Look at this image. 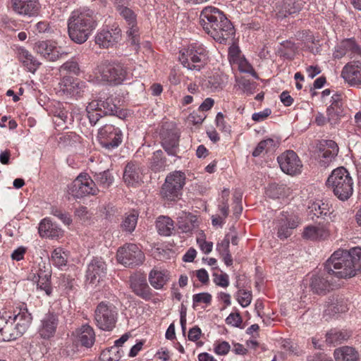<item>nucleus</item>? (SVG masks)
Returning <instances> with one entry per match:
<instances>
[{
  "label": "nucleus",
  "instance_id": "25",
  "mask_svg": "<svg viewBox=\"0 0 361 361\" xmlns=\"http://www.w3.org/2000/svg\"><path fill=\"white\" fill-rule=\"evenodd\" d=\"M123 178L128 186H137L142 183V171L140 164L130 161L125 166Z\"/></svg>",
  "mask_w": 361,
  "mask_h": 361
},
{
  "label": "nucleus",
  "instance_id": "15",
  "mask_svg": "<svg viewBox=\"0 0 361 361\" xmlns=\"http://www.w3.org/2000/svg\"><path fill=\"white\" fill-rule=\"evenodd\" d=\"M121 37V30L118 25H112L102 29L95 37V43L100 48L108 49L116 44Z\"/></svg>",
  "mask_w": 361,
  "mask_h": 361
},
{
  "label": "nucleus",
  "instance_id": "9",
  "mask_svg": "<svg viewBox=\"0 0 361 361\" xmlns=\"http://www.w3.org/2000/svg\"><path fill=\"white\" fill-rule=\"evenodd\" d=\"M116 257L118 262L125 267H135L142 264L145 255L137 245L130 243L118 250Z\"/></svg>",
  "mask_w": 361,
  "mask_h": 361
},
{
  "label": "nucleus",
  "instance_id": "33",
  "mask_svg": "<svg viewBox=\"0 0 361 361\" xmlns=\"http://www.w3.org/2000/svg\"><path fill=\"white\" fill-rule=\"evenodd\" d=\"M22 334L19 331L16 324L12 322L11 317H8V319H5L4 326L1 329V337L0 341H10L16 340L20 337Z\"/></svg>",
  "mask_w": 361,
  "mask_h": 361
},
{
  "label": "nucleus",
  "instance_id": "58",
  "mask_svg": "<svg viewBox=\"0 0 361 361\" xmlns=\"http://www.w3.org/2000/svg\"><path fill=\"white\" fill-rule=\"evenodd\" d=\"M226 322L228 325H231L235 327H240L243 322L242 317L238 312L231 313L226 319Z\"/></svg>",
  "mask_w": 361,
  "mask_h": 361
},
{
  "label": "nucleus",
  "instance_id": "61",
  "mask_svg": "<svg viewBox=\"0 0 361 361\" xmlns=\"http://www.w3.org/2000/svg\"><path fill=\"white\" fill-rule=\"evenodd\" d=\"M300 7L295 5V3H284L283 6L282 15L287 17L288 15L294 14L298 12Z\"/></svg>",
  "mask_w": 361,
  "mask_h": 361
},
{
  "label": "nucleus",
  "instance_id": "36",
  "mask_svg": "<svg viewBox=\"0 0 361 361\" xmlns=\"http://www.w3.org/2000/svg\"><path fill=\"white\" fill-rule=\"evenodd\" d=\"M348 308L343 301L338 299H329L325 305L324 317L331 318L338 313L345 312Z\"/></svg>",
  "mask_w": 361,
  "mask_h": 361
},
{
  "label": "nucleus",
  "instance_id": "7",
  "mask_svg": "<svg viewBox=\"0 0 361 361\" xmlns=\"http://www.w3.org/2000/svg\"><path fill=\"white\" fill-rule=\"evenodd\" d=\"M117 316L116 307L109 302L102 301L94 310L95 324L103 331H111L115 327Z\"/></svg>",
  "mask_w": 361,
  "mask_h": 361
},
{
  "label": "nucleus",
  "instance_id": "55",
  "mask_svg": "<svg viewBox=\"0 0 361 361\" xmlns=\"http://www.w3.org/2000/svg\"><path fill=\"white\" fill-rule=\"evenodd\" d=\"M51 214L61 220L65 225H70L72 222V219L68 213L62 211L56 207H52Z\"/></svg>",
  "mask_w": 361,
  "mask_h": 361
},
{
  "label": "nucleus",
  "instance_id": "26",
  "mask_svg": "<svg viewBox=\"0 0 361 361\" xmlns=\"http://www.w3.org/2000/svg\"><path fill=\"white\" fill-rule=\"evenodd\" d=\"M129 281L131 289L137 295L146 300L151 299L152 293L145 276L142 274H134L130 277Z\"/></svg>",
  "mask_w": 361,
  "mask_h": 361
},
{
  "label": "nucleus",
  "instance_id": "22",
  "mask_svg": "<svg viewBox=\"0 0 361 361\" xmlns=\"http://www.w3.org/2000/svg\"><path fill=\"white\" fill-rule=\"evenodd\" d=\"M341 77L350 86L361 85V62L353 61L344 66Z\"/></svg>",
  "mask_w": 361,
  "mask_h": 361
},
{
  "label": "nucleus",
  "instance_id": "41",
  "mask_svg": "<svg viewBox=\"0 0 361 361\" xmlns=\"http://www.w3.org/2000/svg\"><path fill=\"white\" fill-rule=\"evenodd\" d=\"M93 178L94 181L103 188H108L113 183L114 180L109 170L94 173Z\"/></svg>",
  "mask_w": 361,
  "mask_h": 361
},
{
  "label": "nucleus",
  "instance_id": "13",
  "mask_svg": "<svg viewBox=\"0 0 361 361\" xmlns=\"http://www.w3.org/2000/svg\"><path fill=\"white\" fill-rule=\"evenodd\" d=\"M281 169L288 175H296L302 171V164L297 154L288 150L277 158Z\"/></svg>",
  "mask_w": 361,
  "mask_h": 361
},
{
  "label": "nucleus",
  "instance_id": "64",
  "mask_svg": "<svg viewBox=\"0 0 361 361\" xmlns=\"http://www.w3.org/2000/svg\"><path fill=\"white\" fill-rule=\"evenodd\" d=\"M230 348L231 346L228 342L221 341L215 346L214 351L218 355H224L229 352Z\"/></svg>",
  "mask_w": 361,
  "mask_h": 361
},
{
  "label": "nucleus",
  "instance_id": "46",
  "mask_svg": "<svg viewBox=\"0 0 361 361\" xmlns=\"http://www.w3.org/2000/svg\"><path fill=\"white\" fill-rule=\"evenodd\" d=\"M51 275L46 271H40L38 274V280L37 281V288L44 290L47 295L51 293V287L50 286Z\"/></svg>",
  "mask_w": 361,
  "mask_h": 361
},
{
  "label": "nucleus",
  "instance_id": "53",
  "mask_svg": "<svg viewBox=\"0 0 361 361\" xmlns=\"http://www.w3.org/2000/svg\"><path fill=\"white\" fill-rule=\"evenodd\" d=\"M240 88L247 94H252L255 92L257 85L255 82H251L245 78H242L238 80Z\"/></svg>",
  "mask_w": 361,
  "mask_h": 361
},
{
  "label": "nucleus",
  "instance_id": "3",
  "mask_svg": "<svg viewBox=\"0 0 361 361\" xmlns=\"http://www.w3.org/2000/svg\"><path fill=\"white\" fill-rule=\"evenodd\" d=\"M97 14L90 9L75 10L68 20V33L77 44L85 42L97 27Z\"/></svg>",
  "mask_w": 361,
  "mask_h": 361
},
{
  "label": "nucleus",
  "instance_id": "11",
  "mask_svg": "<svg viewBox=\"0 0 361 361\" xmlns=\"http://www.w3.org/2000/svg\"><path fill=\"white\" fill-rule=\"evenodd\" d=\"M98 139L100 145L106 149L118 147L122 142L121 130L111 124H106L99 130Z\"/></svg>",
  "mask_w": 361,
  "mask_h": 361
},
{
  "label": "nucleus",
  "instance_id": "37",
  "mask_svg": "<svg viewBox=\"0 0 361 361\" xmlns=\"http://www.w3.org/2000/svg\"><path fill=\"white\" fill-rule=\"evenodd\" d=\"M169 279V274L164 270L152 269L149 274V283L156 289L162 288Z\"/></svg>",
  "mask_w": 361,
  "mask_h": 361
},
{
  "label": "nucleus",
  "instance_id": "27",
  "mask_svg": "<svg viewBox=\"0 0 361 361\" xmlns=\"http://www.w3.org/2000/svg\"><path fill=\"white\" fill-rule=\"evenodd\" d=\"M329 235L330 232L326 225L320 223L306 226L302 232V237L310 240H325Z\"/></svg>",
  "mask_w": 361,
  "mask_h": 361
},
{
  "label": "nucleus",
  "instance_id": "52",
  "mask_svg": "<svg viewBox=\"0 0 361 361\" xmlns=\"http://www.w3.org/2000/svg\"><path fill=\"white\" fill-rule=\"evenodd\" d=\"M123 355V350H121L117 346H112L107 353H102L103 359H106L108 361H118Z\"/></svg>",
  "mask_w": 361,
  "mask_h": 361
},
{
  "label": "nucleus",
  "instance_id": "48",
  "mask_svg": "<svg viewBox=\"0 0 361 361\" xmlns=\"http://www.w3.org/2000/svg\"><path fill=\"white\" fill-rule=\"evenodd\" d=\"M165 181L171 183L172 186L183 189L185 183V176L181 171H174L166 176Z\"/></svg>",
  "mask_w": 361,
  "mask_h": 361
},
{
  "label": "nucleus",
  "instance_id": "8",
  "mask_svg": "<svg viewBox=\"0 0 361 361\" xmlns=\"http://www.w3.org/2000/svg\"><path fill=\"white\" fill-rule=\"evenodd\" d=\"M99 191L96 183L87 173H80L68 186V194L77 199L87 195H97Z\"/></svg>",
  "mask_w": 361,
  "mask_h": 361
},
{
  "label": "nucleus",
  "instance_id": "62",
  "mask_svg": "<svg viewBox=\"0 0 361 361\" xmlns=\"http://www.w3.org/2000/svg\"><path fill=\"white\" fill-rule=\"evenodd\" d=\"M87 113L89 121L92 125H95L100 118L104 116L99 110L89 109V105L87 106Z\"/></svg>",
  "mask_w": 361,
  "mask_h": 361
},
{
  "label": "nucleus",
  "instance_id": "17",
  "mask_svg": "<svg viewBox=\"0 0 361 361\" xmlns=\"http://www.w3.org/2000/svg\"><path fill=\"white\" fill-rule=\"evenodd\" d=\"M59 323V315L53 312L45 314L40 320L37 333L40 338L49 340L54 337Z\"/></svg>",
  "mask_w": 361,
  "mask_h": 361
},
{
  "label": "nucleus",
  "instance_id": "35",
  "mask_svg": "<svg viewBox=\"0 0 361 361\" xmlns=\"http://www.w3.org/2000/svg\"><path fill=\"white\" fill-rule=\"evenodd\" d=\"M334 356L336 361H359L358 353L350 346L336 348Z\"/></svg>",
  "mask_w": 361,
  "mask_h": 361
},
{
  "label": "nucleus",
  "instance_id": "49",
  "mask_svg": "<svg viewBox=\"0 0 361 361\" xmlns=\"http://www.w3.org/2000/svg\"><path fill=\"white\" fill-rule=\"evenodd\" d=\"M138 214L135 212L127 215L121 224L123 230L128 232H133L137 225Z\"/></svg>",
  "mask_w": 361,
  "mask_h": 361
},
{
  "label": "nucleus",
  "instance_id": "23",
  "mask_svg": "<svg viewBox=\"0 0 361 361\" xmlns=\"http://www.w3.org/2000/svg\"><path fill=\"white\" fill-rule=\"evenodd\" d=\"M338 146L331 140H323L319 144V153L318 154L319 163L323 166H328L338 155Z\"/></svg>",
  "mask_w": 361,
  "mask_h": 361
},
{
  "label": "nucleus",
  "instance_id": "38",
  "mask_svg": "<svg viewBox=\"0 0 361 361\" xmlns=\"http://www.w3.org/2000/svg\"><path fill=\"white\" fill-rule=\"evenodd\" d=\"M156 227L160 235L169 236L174 229L173 221L169 216H160L156 221Z\"/></svg>",
  "mask_w": 361,
  "mask_h": 361
},
{
  "label": "nucleus",
  "instance_id": "29",
  "mask_svg": "<svg viewBox=\"0 0 361 361\" xmlns=\"http://www.w3.org/2000/svg\"><path fill=\"white\" fill-rule=\"evenodd\" d=\"M38 232L42 238H59L63 234V231L54 224L50 219L45 218L41 221L38 228Z\"/></svg>",
  "mask_w": 361,
  "mask_h": 361
},
{
  "label": "nucleus",
  "instance_id": "30",
  "mask_svg": "<svg viewBox=\"0 0 361 361\" xmlns=\"http://www.w3.org/2000/svg\"><path fill=\"white\" fill-rule=\"evenodd\" d=\"M78 341L82 346L91 348L95 342V333L92 326L82 325L78 331Z\"/></svg>",
  "mask_w": 361,
  "mask_h": 361
},
{
  "label": "nucleus",
  "instance_id": "1",
  "mask_svg": "<svg viewBox=\"0 0 361 361\" xmlns=\"http://www.w3.org/2000/svg\"><path fill=\"white\" fill-rule=\"evenodd\" d=\"M200 23L204 30L219 43H225L235 34L231 21L222 11L214 6H206L202 9Z\"/></svg>",
  "mask_w": 361,
  "mask_h": 361
},
{
  "label": "nucleus",
  "instance_id": "6",
  "mask_svg": "<svg viewBox=\"0 0 361 361\" xmlns=\"http://www.w3.org/2000/svg\"><path fill=\"white\" fill-rule=\"evenodd\" d=\"M98 71L101 80L112 86L122 84L128 75L127 68L117 61H104L98 66Z\"/></svg>",
  "mask_w": 361,
  "mask_h": 361
},
{
  "label": "nucleus",
  "instance_id": "47",
  "mask_svg": "<svg viewBox=\"0 0 361 361\" xmlns=\"http://www.w3.org/2000/svg\"><path fill=\"white\" fill-rule=\"evenodd\" d=\"M276 142L273 139L269 138L259 142L257 146L252 152V156L255 157L260 156L264 152L273 149L275 147Z\"/></svg>",
  "mask_w": 361,
  "mask_h": 361
},
{
  "label": "nucleus",
  "instance_id": "44",
  "mask_svg": "<svg viewBox=\"0 0 361 361\" xmlns=\"http://www.w3.org/2000/svg\"><path fill=\"white\" fill-rule=\"evenodd\" d=\"M309 215L312 216V218L314 216L322 217L330 214L328 204L324 202H314L309 207Z\"/></svg>",
  "mask_w": 361,
  "mask_h": 361
},
{
  "label": "nucleus",
  "instance_id": "63",
  "mask_svg": "<svg viewBox=\"0 0 361 361\" xmlns=\"http://www.w3.org/2000/svg\"><path fill=\"white\" fill-rule=\"evenodd\" d=\"M216 123L217 128L225 133H229L231 131L230 126L226 124L224 121V114L221 112H219L216 116Z\"/></svg>",
  "mask_w": 361,
  "mask_h": 361
},
{
  "label": "nucleus",
  "instance_id": "12",
  "mask_svg": "<svg viewBox=\"0 0 361 361\" xmlns=\"http://www.w3.org/2000/svg\"><path fill=\"white\" fill-rule=\"evenodd\" d=\"M116 10L119 15L125 20L128 30L127 35L128 41L133 45L138 47L140 42L139 29L137 25V16L134 11L128 7L118 5Z\"/></svg>",
  "mask_w": 361,
  "mask_h": 361
},
{
  "label": "nucleus",
  "instance_id": "51",
  "mask_svg": "<svg viewBox=\"0 0 361 361\" xmlns=\"http://www.w3.org/2000/svg\"><path fill=\"white\" fill-rule=\"evenodd\" d=\"M60 71H66L74 75H78L80 73V68L78 61L75 58L67 61L60 67Z\"/></svg>",
  "mask_w": 361,
  "mask_h": 361
},
{
  "label": "nucleus",
  "instance_id": "31",
  "mask_svg": "<svg viewBox=\"0 0 361 361\" xmlns=\"http://www.w3.org/2000/svg\"><path fill=\"white\" fill-rule=\"evenodd\" d=\"M227 76L219 71L213 73L204 81V86L212 92L219 91L227 83Z\"/></svg>",
  "mask_w": 361,
  "mask_h": 361
},
{
  "label": "nucleus",
  "instance_id": "24",
  "mask_svg": "<svg viewBox=\"0 0 361 361\" xmlns=\"http://www.w3.org/2000/svg\"><path fill=\"white\" fill-rule=\"evenodd\" d=\"M11 7L18 14L30 17L39 13L40 5L38 0H11Z\"/></svg>",
  "mask_w": 361,
  "mask_h": 361
},
{
  "label": "nucleus",
  "instance_id": "20",
  "mask_svg": "<svg viewBox=\"0 0 361 361\" xmlns=\"http://www.w3.org/2000/svg\"><path fill=\"white\" fill-rule=\"evenodd\" d=\"M107 266L101 257H95L89 263L86 272L87 280L92 283H99L106 275Z\"/></svg>",
  "mask_w": 361,
  "mask_h": 361
},
{
  "label": "nucleus",
  "instance_id": "32",
  "mask_svg": "<svg viewBox=\"0 0 361 361\" xmlns=\"http://www.w3.org/2000/svg\"><path fill=\"white\" fill-rule=\"evenodd\" d=\"M17 55L23 66L31 73H35L40 65V63L24 48L20 47L18 49Z\"/></svg>",
  "mask_w": 361,
  "mask_h": 361
},
{
  "label": "nucleus",
  "instance_id": "43",
  "mask_svg": "<svg viewBox=\"0 0 361 361\" xmlns=\"http://www.w3.org/2000/svg\"><path fill=\"white\" fill-rule=\"evenodd\" d=\"M68 254L61 247L54 249L51 253V262L57 267L61 268L67 264Z\"/></svg>",
  "mask_w": 361,
  "mask_h": 361
},
{
  "label": "nucleus",
  "instance_id": "57",
  "mask_svg": "<svg viewBox=\"0 0 361 361\" xmlns=\"http://www.w3.org/2000/svg\"><path fill=\"white\" fill-rule=\"evenodd\" d=\"M341 99V94H334L331 97V105L327 108L328 111L336 110L337 113H343Z\"/></svg>",
  "mask_w": 361,
  "mask_h": 361
},
{
  "label": "nucleus",
  "instance_id": "40",
  "mask_svg": "<svg viewBox=\"0 0 361 361\" xmlns=\"http://www.w3.org/2000/svg\"><path fill=\"white\" fill-rule=\"evenodd\" d=\"M181 188L172 186L171 183L165 181L161 188V195L169 201H175L181 195Z\"/></svg>",
  "mask_w": 361,
  "mask_h": 361
},
{
  "label": "nucleus",
  "instance_id": "2",
  "mask_svg": "<svg viewBox=\"0 0 361 361\" xmlns=\"http://www.w3.org/2000/svg\"><path fill=\"white\" fill-rule=\"evenodd\" d=\"M326 267L329 271H332L334 267L336 270L335 276L338 279L355 276L361 272V247L335 251L326 262Z\"/></svg>",
  "mask_w": 361,
  "mask_h": 361
},
{
  "label": "nucleus",
  "instance_id": "16",
  "mask_svg": "<svg viewBox=\"0 0 361 361\" xmlns=\"http://www.w3.org/2000/svg\"><path fill=\"white\" fill-rule=\"evenodd\" d=\"M89 109L99 110L103 115H114L120 118L126 117V112L120 109L114 102V98L107 97L106 99H102L93 100L89 103Z\"/></svg>",
  "mask_w": 361,
  "mask_h": 361
},
{
  "label": "nucleus",
  "instance_id": "18",
  "mask_svg": "<svg viewBox=\"0 0 361 361\" xmlns=\"http://www.w3.org/2000/svg\"><path fill=\"white\" fill-rule=\"evenodd\" d=\"M345 56L350 59L361 58V48L353 38L343 39L335 47L334 59H340Z\"/></svg>",
  "mask_w": 361,
  "mask_h": 361
},
{
  "label": "nucleus",
  "instance_id": "45",
  "mask_svg": "<svg viewBox=\"0 0 361 361\" xmlns=\"http://www.w3.org/2000/svg\"><path fill=\"white\" fill-rule=\"evenodd\" d=\"M296 47L295 44L290 41H286L281 43L278 49V54L280 56L288 59H293Z\"/></svg>",
  "mask_w": 361,
  "mask_h": 361
},
{
  "label": "nucleus",
  "instance_id": "28",
  "mask_svg": "<svg viewBox=\"0 0 361 361\" xmlns=\"http://www.w3.org/2000/svg\"><path fill=\"white\" fill-rule=\"evenodd\" d=\"M179 135L174 131H169L162 135L161 145L169 155L176 156L179 150Z\"/></svg>",
  "mask_w": 361,
  "mask_h": 361
},
{
  "label": "nucleus",
  "instance_id": "19",
  "mask_svg": "<svg viewBox=\"0 0 361 361\" xmlns=\"http://www.w3.org/2000/svg\"><path fill=\"white\" fill-rule=\"evenodd\" d=\"M277 236L285 240L292 235L293 230L299 225L297 216H290L287 212H282L276 220Z\"/></svg>",
  "mask_w": 361,
  "mask_h": 361
},
{
  "label": "nucleus",
  "instance_id": "34",
  "mask_svg": "<svg viewBox=\"0 0 361 361\" xmlns=\"http://www.w3.org/2000/svg\"><path fill=\"white\" fill-rule=\"evenodd\" d=\"M32 319V315L27 312V309H20L19 312L15 314L13 318H11L12 322L14 324H16L17 329H18L22 335L29 328Z\"/></svg>",
  "mask_w": 361,
  "mask_h": 361
},
{
  "label": "nucleus",
  "instance_id": "10",
  "mask_svg": "<svg viewBox=\"0 0 361 361\" xmlns=\"http://www.w3.org/2000/svg\"><path fill=\"white\" fill-rule=\"evenodd\" d=\"M324 271L326 273L315 274L311 278L310 288L313 293L318 295H325L336 287L334 276H336V270L332 267V271H329L325 264Z\"/></svg>",
  "mask_w": 361,
  "mask_h": 361
},
{
  "label": "nucleus",
  "instance_id": "42",
  "mask_svg": "<svg viewBox=\"0 0 361 361\" xmlns=\"http://www.w3.org/2000/svg\"><path fill=\"white\" fill-rule=\"evenodd\" d=\"M161 150H157L154 152L150 162V168L154 172L164 171L166 166V159L162 157Z\"/></svg>",
  "mask_w": 361,
  "mask_h": 361
},
{
  "label": "nucleus",
  "instance_id": "39",
  "mask_svg": "<svg viewBox=\"0 0 361 361\" xmlns=\"http://www.w3.org/2000/svg\"><path fill=\"white\" fill-rule=\"evenodd\" d=\"M350 334L347 331L332 329L326 334V342L334 345H339L348 340Z\"/></svg>",
  "mask_w": 361,
  "mask_h": 361
},
{
  "label": "nucleus",
  "instance_id": "5",
  "mask_svg": "<svg viewBox=\"0 0 361 361\" xmlns=\"http://www.w3.org/2000/svg\"><path fill=\"white\" fill-rule=\"evenodd\" d=\"M208 51L202 44L192 43L180 52L179 61L182 65L191 71H200L206 64Z\"/></svg>",
  "mask_w": 361,
  "mask_h": 361
},
{
  "label": "nucleus",
  "instance_id": "54",
  "mask_svg": "<svg viewBox=\"0 0 361 361\" xmlns=\"http://www.w3.org/2000/svg\"><path fill=\"white\" fill-rule=\"evenodd\" d=\"M237 300L242 307H246L251 303L252 293L245 290H239L237 293Z\"/></svg>",
  "mask_w": 361,
  "mask_h": 361
},
{
  "label": "nucleus",
  "instance_id": "50",
  "mask_svg": "<svg viewBox=\"0 0 361 361\" xmlns=\"http://www.w3.org/2000/svg\"><path fill=\"white\" fill-rule=\"evenodd\" d=\"M196 226L197 219H193V217L186 216L185 219H182L178 221V228L183 233L191 232Z\"/></svg>",
  "mask_w": 361,
  "mask_h": 361
},
{
  "label": "nucleus",
  "instance_id": "14",
  "mask_svg": "<svg viewBox=\"0 0 361 361\" xmlns=\"http://www.w3.org/2000/svg\"><path fill=\"white\" fill-rule=\"evenodd\" d=\"M35 51L49 61H56L65 59L68 53L61 47H56L55 42L51 41H39L35 44Z\"/></svg>",
  "mask_w": 361,
  "mask_h": 361
},
{
  "label": "nucleus",
  "instance_id": "56",
  "mask_svg": "<svg viewBox=\"0 0 361 361\" xmlns=\"http://www.w3.org/2000/svg\"><path fill=\"white\" fill-rule=\"evenodd\" d=\"M212 295L209 293H200L195 294L192 296L193 307H195L199 303L209 305L212 302Z\"/></svg>",
  "mask_w": 361,
  "mask_h": 361
},
{
  "label": "nucleus",
  "instance_id": "59",
  "mask_svg": "<svg viewBox=\"0 0 361 361\" xmlns=\"http://www.w3.org/2000/svg\"><path fill=\"white\" fill-rule=\"evenodd\" d=\"M214 283L219 286L226 288L229 285L228 276L226 274H214Z\"/></svg>",
  "mask_w": 361,
  "mask_h": 361
},
{
  "label": "nucleus",
  "instance_id": "60",
  "mask_svg": "<svg viewBox=\"0 0 361 361\" xmlns=\"http://www.w3.org/2000/svg\"><path fill=\"white\" fill-rule=\"evenodd\" d=\"M197 243L199 245L201 250L205 254H209V252H212L213 247V243L207 241L204 235L197 238Z\"/></svg>",
  "mask_w": 361,
  "mask_h": 361
},
{
  "label": "nucleus",
  "instance_id": "4",
  "mask_svg": "<svg viewBox=\"0 0 361 361\" xmlns=\"http://www.w3.org/2000/svg\"><path fill=\"white\" fill-rule=\"evenodd\" d=\"M326 185L341 200H348L353 193V180L344 167L334 169L326 180Z\"/></svg>",
  "mask_w": 361,
  "mask_h": 361
},
{
  "label": "nucleus",
  "instance_id": "21",
  "mask_svg": "<svg viewBox=\"0 0 361 361\" xmlns=\"http://www.w3.org/2000/svg\"><path fill=\"white\" fill-rule=\"evenodd\" d=\"M85 88V82L74 80L71 77H63L59 82V92L70 97H81Z\"/></svg>",
  "mask_w": 361,
  "mask_h": 361
}]
</instances>
